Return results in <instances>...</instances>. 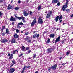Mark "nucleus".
Instances as JSON below:
<instances>
[{"label": "nucleus", "mask_w": 73, "mask_h": 73, "mask_svg": "<svg viewBox=\"0 0 73 73\" xmlns=\"http://www.w3.org/2000/svg\"><path fill=\"white\" fill-rule=\"evenodd\" d=\"M53 13V12H52V11H50V12L48 13L47 15L46 16V18L47 19H48L49 17H50L51 16H52V15Z\"/></svg>", "instance_id": "f257e3e1"}, {"label": "nucleus", "mask_w": 73, "mask_h": 73, "mask_svg": "<svg viewBox=\"0 0 73 73\" xmlns=\"http://www.w3.org/2000/svg\"><path fill=\"white\" fill-rule=\"evenodd\" d=\"M36 18H35L33 21V22L31 23V26L32 27H33L34 26V25L36 24Z\"/></svg>", "instance_id": "f03ea898"}, {"label": "nucleus", "mask_w": 73, "mask_h": 73, "mask_svg": "<svg viewBox=\"0 0 73 73\" xmlns=\"http://www.w3.org/2000/svg\"><path fill=\"white\" fill-rule=\"evenodd\" d=\"M1 41L2 43H5L8 42V39H7V38L3 39L1 40Z\"/></svg>", "instance_id": "7ed1b4c3"}, {"label": "nucleus", "mask_w": 73, "mask_h": 73, "mask_svg": "<svg viewBox=\"0 0 73 73\" xmlns=\"http://www.w3.org/2000/svg\"><path fill=\"white\" fill-rule=\"evenodd\" d=\"M38 23L39 24H42L43 23V21H42V20L41 19V17H39L38 19Z\"/></svg>", "instance_id": "20e7f679"}, {"label": "nucleus", "mask_w": 73, "mask_h": 73, "mask_svg": "<svg viewBox=\"0 0 73 73\" xmlns=\"http://www.w3.org/2000/svg\"><path fill=\"white\" fill-rule=\"evenodd\" d=\"M52 51H53V50L51 48H48V49L47 50V52L48 53H52Z\"/></svg>", "instance_id": "39448f33"}, {"label": "nucleus", "mask_w": 73, "mask_h": 73, "mask_svg": "<svg viewBox=\"0 0 73 73\" xmlns=\"http://www.w3.org/2000/svg\"><path fill=\"white\" fill-rule=\"evenodd\" d=\"M10 20L11 21H16V19H15V18H13V17L11 16V18L10 19Z\"/></svg>", "instance_id": "423d86ee"}, {"label": "nucleus", "mask_w": 73, "mask_h": 73, "mask_svg": "<svg viewBox=\"0 0 73 73\" xmlns=\"http://www.w3.org/2000/svg\"><path fill=\"white\" fill-rule=\"evenodd\" d=\"M60 36H59L58 38H57L56 40L55 41V44H56L57 42H58V41H60Z\"/></svg>", "instance_id": "0eeeda50"}, {"label": "nucleus", "mask_w": 73, "mask_h": 73, "mask_svg": "<svg viewBox=\"0 0 73 73\" xmlns=\"http://www.w3.org/2000/svg\"><path fill=\"white\" fill-rule=\"evenodd\" d=\"M51 68L53 70H55L57 68V64H56L54 66H52Z\"/></svg>", "instance_id": "6e6552de"}, {"label": "nucleus", "mask_w": 73, "mask_h": 73, "mask_svg": "<svg viewBox=\"0 0 73 73\" xmlns=\"http://www.w3.org/2000/svg\"><path fill=\"white\" fill-rule=\"evenodd\" d=\"M15 71V69L12 68H11L10 70V73H13L14 72V71Z\"/></svg>", "instance_id": "1a4fd4ad"}, {"label": "nucleus", "mask_w": 73, "mask_h": 73, "mask_svg": "<svg viewBox=\"0 0 73 73\" xmlns=\"http://www.w3.org/2000/svg\"><path fill=\"white\" fill-rule=\"evenodd\" d=\"M27 68V66H24V67L23 68V70L21 72V73H24V70H25V69Z\"/></svg>", "instance_id": "9d476101"}, {"label": "nucleus", "mask_w": 73, "mask_h": 73, "mask_svg": "<svg viewBox=\"0 0 73 73\" xmlns=\"http://www.w3.org/2000/svg\"><path fill=\"white\" fill-rule=\"evenodd\" d=\"M23 14L25 16H28V13H27L25 11H24Z\"/></svg>", "instance_id": "9b49d317"}, {"label": "nucleus", "mask_w": 73, "mask_h": 73, "mask_svg": "<svg viewBox=\"0 0 73 73\" xmlns=\"http://www.w3.org/2000/svg\"><path fill=\"white\" fill-rule=\"evenodd\" d=\"M19 37V35L17 34H15L14 36V37L15 38H17Z\"/></svg>", "instance_id": "f8f14e48"}, {"label": "nucleus", "mask_w": 73, "mask_h": 73, "mask_svg": "<svg viewBox=\"0 0 73 73\" xmlns=\"http://www.w3.org/2000/svg\"><path fill=\"white\" fill-rule=\"evenodd\" d=\"M54 34H51L50 35V37L54 38Z\"/></svg>", "instance_id": "ddd939ff"}, {"label": "nucleus", "mask_w": 73, "mask_h": 73, "mask_svg": "<svg viewBox=\"0 0 73 73\" xmlns=\"http://www.w3.org/2000/svg\"><path fill=\"white\" fill-rule=\"evenodd\" d=\"M50 42V39L49 38H48L47 39V41L46 42V44H49Z\"/></svg>", "instance_id": "4468645a"}, {"label": "nucleus", "mask_w": 73, "mask_h": 73, "mask_svg": "<svg viewBox=\"0 0 73 73\" xmlns=\"http://www.w3.org/2000/svg\"><path fill=\"white\" fill-rule=\"evenodd\" d=\"M11 42L13 44V43H15L16 42V40L14 38H13Z\"/></svg>", "instance_id": "2eb2a0df"}, {"label": "nucleus", "mask_w": 73, "mask_h": 73, "mask_svg": "<svg viewBox=\"0 0 73 73\" xmlns=\"http://www.w3.org/2000/svg\"><path fill=\"white\" fill-rule=\"evenodd\" d=\"M9 33V31H8V29H6V32L5 34H7V35H8Z\"/></svg>", "instance_id": "dca6fc26"}, {"label": "nucleus", "mask_w": 73, "mask_h": 73, "mask_svg": "<svg viewBox=\"0 0 73 73\" xmlns=\"http://www.w3.org/2000/svg\"><path fill=\"white\" fill-rule=\"evenodd\" d=\"M2 28L1 29V32H3V30L5 29V26H2Z\"/></svg>", "instance_id": "f3484780"}, {"label": "nucleus", "mask_w": 73, "mask_h": 73, "mask_svg": "<svg viewBox=\"0 0 73 73\" xmlns=\"http://www.w3.org/2000/svg\"><path fill=\"white\" fill-rule=\"evenodd\" d=\"M58 18H59V16H58L56 18H55V21L56 22L58 21Z\"/></svg>", "instance_id": "a211bd4d"}, {"label": "nucleus", "mask_w": 73, "mask_h": 73, "mask_svg": "<svg viewBox=\"0 0 73 73\" xmlns=\"http://www.w3.org/2000/svg\"><path fill=\"white\" fill-rule=\"evenodd\" d=\"M62 11H65V10H66V9L65 8V6H63L62 7Z\"/></svg>", "instance_id": "6ab92c4d"}, {"label": "nucleus", "mask_w": 73, "mask_h": 73, "mask_svg": "<svg viewBox=\"0 0 73 73\" xmlns=\"http://www.w3.org/2000/svg\"><path fill=\"white\" fill-rule=\"evenodd\" d=\"M11 8H12V6L11 5H8L7 9L9 10V9H11Z\"/></svg>", "instance_id": "aec40b11"}, {"label": "nucleus", "mask_w": 73, "mask_h": 73, "mask_svg": "<svg viewBox=\"0 0 73 73\" xmlns=\"http://www.w3.org/2000/svg\"><path fill=\"white\" fill-rule=\"evenodd\" d=\"M57 1H58V0H53L52 3H57Z\"/></svg>", "instance_id": "412c9836"}, {"label": "nucleus", "mask_w": 73, "mask_h": 73, "mask_svg": "<svg viewBox=\"0 0 73 73\" xmlns=\"http://www.w3.org/2000/svg\"><path fill=\"white\" fill-rule=\"evenodd\" d=\"M21 49L22 51H24L25 50V47L24 46H22L21 47Z\"/></svg>", "instance_id": "4be33fe9"}, {"label": "nucleus", "mask_w": 73, "mask_h": 73, "mask_svg": "<svg viewBox=\"0 0 73 73\" xmlns=\"http://www.w3.org/2000/svg\"><path fill=\"white\" fill-rule=\"evenodd\" d=\"M21 27V25H18L17 26V28H19V29H20V28Z\"/></svg>", "instance_id": "5701e85b"}, {"label": "nucleus", "mask_w": 73, "mask_h": 73, "mask_svg": "<svg viewBox=\"0 0 73 73\" xmlns=\"http://www.w3.org/2000/svg\"><path fill=\"white\" fill-rule=\"evenodd\" d=\"M70 51H68L66 52V55H67V56H68L69 54V53H70Z\"/></svg>", "instance_id": "b1692460"}, {"label": "nucleus", "mask_w": 73, "mask_h": 73, "mask_svg": "<svg viewBox=\"0 0 73 73\" xmlns=\"http://www.w3.org/2000/svg\"><path fill=\"white\" fill-rule=\"evenodd\" d=\"M22 20L23 22V23H25V21L24 20V17H22Z\"/></svg>", "instance_id": "393cba45"}, {"label": "nucleus", "mask_w": 73, "mask_h": 73, "mask_svg": "<svg viewBox=\"0 0 73 73\" xmlns=\"http://www.w3.org/2000/svg\"><path fill=\"white\" fill-rule=\"evenodd\" d=\"M37 33H36L35 34H34L33 35V38H35V37H36V35H37Z\"/></svg>", "instance_id": "a878e982"}, {"label": "nucleus", "mask_w": 73, "mask_h": 73, "mask_svg": "<svg viewBox=\"0 0 73 73\" xmlns=\"http://www.w3.org/2000/svg\"><path fill=\"white\" fill-rule=\"evenodd\" d=\"M30 52H31V50H29L26 53V54H29V53Z\"/></svg>", "instance_id": "bb28decb"}, {"label": "nucleus", "mask_w": 73, "mask_h": 73, "mask_svg": "<svg viewBox=\"0 0 73 73\" xmlns=\"http://www.w3.org/2000/svg\"><path fill=\"white\" fill-rule=\"evenodd\" d=\"M62 19V15L61 16L59 17L58 19L59 20H61V19Z\"/></svg>", "instance_id": "cd10ccee"}, {"label": "nucleus", "mask_w": 73, "mask_h": 73, "mask_svg": "<svg viewBox=\"0 0 73 73\" xmlns=\"http://www.w3.org/2000/svg\"><path fill=\"white\" fill-rule=\"evenodd\" d=\"M23 18L22 17H17V19H19V20H21Z\"/></svg>", "instance_id": "c85d7f7f"}, {"label": "nucleus", "mask_w": 73, "mask_h": 73, "mask_svg": "<svg viewBox=\"0 0 73 73\" xmlns=\"http://www.w3.org/2000/svg\"><path fill=\"white\" fill-rule=\"evenodd\" d=\"M3 13L0 11V17H2L3 16Z\"/></svg>", "instance_id": "c756f323"}, {"label": "nucleus", "mask_w": 73, "mask_h": 73, "mask_svg": "<svg viewBox=\"0 0 73 73\" xmlns=\"http://www.w3.org/2000/svg\"><path fill=\"white\" fill-rule=\"evenodd\" d=\"M13 54H11V56L9 58V59H12V58H13Z\"/></svg>", "instance_id": "7c9ffc66"}, {"label": "nucleus", "mask_w": 73, "mask_h": 73, "mask_svg": "<svg viewBox=\"0 0 73 73\" xmlns=\"http://www.w3.org/2000/svg\"><path fill=\"white\" fill-rule=\"evenodd\" d=\"M18 24L19 25H23V23L22 22H20L19 23H18Z\"/></svg>", "instance_id": "2f4dec72"}, {"label": "nucleus", "mask_w": 73, "mask_h": 73, "mask_svg": "<svg viewBox=\"0 0 73 73\" xmlns=\"http://www.w3.org/2000/svg\"><path fill=\"white\" fill-rule=\"evenodd\" d=\"M19 7H17L14 9L16 10V11H17V10L19 9Z\"/></svg>", "instance_id": "473e14b6"}, {"label": "nucleus", "mask_w": 73, "mask_h": 73, "mask_svg": "<svg viewBox=\"0 0 73 73\" xmlns=\"http://www.w3.org/2000/svg\"><path fill=\"white\" fill-rule=\"evenodd\" d=\"M51 69H52V67H49V69H48V71L49 72H50V70H51Z\"/></svg>", "instance_id": "72a5a7b5"}, {"label": "nucleus", "mask_w": 73, "mask_h": 73, "mask_svg": "<svg viewBox=\"0 0 73 73\" xmlns=\"http://www.w3.org/2000/svg\"><path fill=\"white\" fill-rule=\"evenodd\" d=\"M39 36L40 34H38L37 35L36 34V38H38V37H39Z\"/></svg>", "instance_id": "f704fd0d"}, {"label": "nucleus", "mask_w": 73, "mask_h": 73, "mask_svg": "<svg viewBox=\"0 0 73 73\" xmlns=\"http://www.w3.org/2000/svg\"><path fill=\"white\" fill-rule=\"evenodd\" d=\"M41 8V6H39L38 7V11H40V10Z\"/></svg>", "instance_id": "c9c22d12"}, {"label": "nucleus", "mask_w": 73, "mask_h": 73, "mask_svg": "<svg viewBox=\"0 0 73 73\" xmlns=\"http://www.w3.org/2000/svg\"><path fill=\"white\" fill-rule=\"evenodd\" d=\"M14 16H15V17H16V18H17V14H14Z\"/></svg>", "instance_id": "e433bc0d"}, {"label": "nucleus", "mask_w": 73, "mask_h": 73, "mask_svg": "<svg viewBox=\"0 0 73 73\" xmlns=\"http://www.w3.org/2000/svg\"><path fill=\"white\" fill-rule=\"evenodd\" d=\"M29 49V47H27L26 48V50H28Z\"/></svg>", "instance_id": "4c0bfd02"}, {"label": "nucleus", "mask_w": 73, "mask_h": 73, "mask_svg": "<svg viewBox=\"0 0 73 73\" xmlns=\"http://www.w3.org/2000/svg\"><path fill=\"white\" fill-rule=\"evenodd\" d=\"M67 5H68V3H67V4H66L65 5H64V7L65 8H67L68 7V6Z\"/></svg>", "instance_id": "58836bf2"}, {"label": "nucleus", "mask_w": 73, "mask_h": 73, "mask_svg": "<svg viewBox=\"0 0 73 73\" xmlns=\"http://www.w3.org/2000/svg\"><path fill=\"white\" fill-rule=\"evenodd\" d=\"M15 52L16 53H18V52H19V50H15Z\"/></svg>", "instance_id": "ea45409f"}, {"label": "nucleus", "mask_w": 73, "mask_h": 73, "mask_svg": "<svg viewBox=\"0 0 73 73\" xmlns=\"http://www.w3.org/2000/svg\"><path fill=\"white\" fill-rule=\"evenodd\" d=\"M16 31L17 33H19V30H18V29H17L16 30Z\"/></svg>", "instance_id": "a19ab883"}, {"label": "nucleus", "mask_w": 73, "mask_h": 73, "mask_svg": "<svg viewBox=\"0 0 73 73\" xmlns=\"http://www.w3.org/2000/svg\"><path fill=\"white\" fill-rule=\"evenodd\" d=\"M12 62L13 64H15V61L14 60H12Z\"/></svg>", "instance_id": "79ce46f5"}, {"label": "nucleus", "mask_w": 73, "mask_h": 73, "mask_svg": "<svg viewBox=\"0 0 73 73\" xmlns=\"http://www.w3.org/2000/svg\"><path fill=\"white\" fill-rule=\"evenodd\" d=\"M57 5L58 6H60V2H59L58 3H57Z\"/></svg>", "instance_id": "37998d69"}, {"label": "nucleus", "mask_w": 73, "mask_h": 73, "mask_svg": "<svg viewBox=\"0 0 73 73\" xmlns=\"http://www.w3.org/2000/svg\"><path fill=\"white\" fill-rule=\"evenodd\" d=\"M23 54H21L19 56V57H21V56H23Z\"/></svg>", "instance_id": "c03bdc74"}, {"label": "nucleus", "mask_w": 73, "mask_h": 73, "mask_svg": "<svg viewBox=\"0 0 73 73\" xmlns=\"http://www.w3.org/2000/svg\"><path fill=\"white\" fill-rule=\"evenodd\" d=\"M29 40V38L28 37H27L26 38H25L26 41H27V40Z\"/></svg>", "instance_id": "a18cd8bd"}, {"label": "nucleus", "mask_w": 73, "mask_h": 73, "mask_svg": "<svg viewBox=\"0 0 73 73\" xmlns=\"http://www.w3.org/2000/svg\"><path fill=\"white\" fill-rule=\"evenodd\" d=\"M34 56L33 57V58H35L36 56V54H34Z\"/></svg>", "instance_id": "49530a36"}, {"label": "nucleus", "mask_w": 73, "mask_h": 73, "mask_svg": "<svg viewBox=\"0 0 73 73\" xmlns=\"http://www.w3.org/2000/svg\"><path fill=\"white\" fill-rule=\"evenodd\" d=\"M2 35L3 36H4V35H5V33H3L2 34Z\"/></svg>", "instance_id": "de8ad7c7"}, {"label": "nucleus", "mask_w": 73, "mask_h": 73, "mask_svg": "<svg viewBox=\"0 0 73 73\" xmlns=\"http://www.w3.org/2000/svg\"><path fill=\"white\" fill-rule=\"evenodd\" d=\"M69 0H66V4H68V3L69 2Z\"/></svg>", "instance_id": "09e8293b"}, {"label": "nucleus", "mask_w": 73, "mask_h": 73, "mask_svg": "<svg viewBox=\"0 0 73 73\" xmlns=\"http://www.w3.org/2000/svg\"><path fill=\"white\" fill-rule=\"evenodd\" d=\"M5 0H0V1L1 3V2H3V1H5Z\"/></svg>", "instance_id": "8fccbe9b"}, {"label": "nucleus", "mask_w": 73, "mask_h": 73, "mask_svg": "<svg viewBox=\"0 0 73 73\" xmlns=\"http://www.w3.org/2000/svg\"><path fill=\"white\" fill-rule=\"evenodd\" d=\"M73 13L71 15V19H72V18H73Z\"/></svg>", "instance_id": "3c124183"}, {"label": "nucleus", "mask_w": 73, "mask_h": 73, "mask_svg": "<svg viewBox=\"0 0 73 73\" xmlns=\"http://www.w3.org/2000/svg\"><path fill=\"white\" fill-rule=\"evenodd\" d=\"M69 11V9H67L66 10V12H68V11Z\"/></svg>", "instance_id": "603ef678"}, {"label": "nucleus", "mask_w": 73, "mask_h": 73, "mask_svg": "<svg viewBox=\"0 0 73 73\" xmlns=\"http://www.w3.org/2000/svg\"><path fill=\"white\" fill-rule=\"evenodd\" d=\"M15 53H16V52H15V50L13 51V54H15Z\"/></svg>", "instance_id": "864d4df0"}, {"label": "nucleus", "mask_w": 73, "mask_h": 73, "mask_svg": "<svg viewBox=\"0 0 73 73\" xmlns=\"http://www.w3.org/2000/svg\"><path fill=\"white\" fill-rule=\"evenodd\" d=\"M60 20L59 23H61V22H62V20Z\"/></svg>", "instance_id": "5fc2aeb1"}, {"label": "nucleus", "mask_w": 73, "mask_h": 73, "mask_svg": "<svg viewBox=\"0 0 73 73\" xmlns=\"http://www.w3.org/2000/svg\"><path fill=\"white\" fill-rule=\"evenodd\" d=\"M25 34L26 35L28 34V32H26L25 33Z\"/></svg>", "instance_id": "6e6d98bb"}, {"label": "nucleus", "mask_w": 73, "mask_h": 73, "mask_svg": "<svg viewBox=\"0 0 73 73\" xmlns=\"http://www.w3.org/2000/svg\"><path fill=\"white\" fill-rule=\"evenodd\" d=\"M11 56V54H9H9H8V56L9 57V56Z\"/></svg>", "instance_id": "4d7b16f0"}, {"label": "nucleus", "mask_w": 73, "mask_h": 73, "mask_svg": "<svg viewBox=\"0 0 73 73\" xmlns=\"http://www.w3.org/2000/svg\"><path fill=\"white\" fill-rule=\"evenodd\" d=\"M21 1L20 0L18 1V3H19V4H20V3H21Z\"/></svg>", "instance_id": "13d9d810"}, {"label": "nucleus", "mask_w": 73, "mask_h": 73, "mask_svg": "<svg viewBox=\"0 0 73 73\" xmlns=\"http://www.w3.org/2000/svg\"><path fill=\"white\" fill-rule=\"evenodd\" d=\"M30 14L31 15H32V12H31V11H30Z\"/></svg>", "instance_id": "bf43d9fd"}, {"label": "nucleus", "mask_w": 73, "mask_h": 73, "mask_svg": "<svg viewBox=\"0 0 73 73\" xmlns=\"http://www.w3.org/2000/svg\"><path fill=\"white\" fill-rule=\"evenodd\" d=\"M61 44H64V41H62L61 42Z\"/></svg>", "instance_id": "052dcab7"}, {"label": "nucleus", "mask_w": 73, "mask_h": 73, "mask_svg": "<svg viewBox=\"0 0 73 73\" xmlns=\"http://www.w3.org/2000/svg\"><path fill=\"white\" fill-rule=\"evenodd\" d=\"M57 30H60V29L58 28H57Z\"/></svg>", "instance_id": "680f3d73"}, {"label": "nucleus", "mask_w": 73, "mask_h": 73, "mask_svg": "<svg viewBox=\"0 0 73 73\" xmlns=\"http://www.w3.org/2000/svg\"><path fill=\"white\" fill-rule=\"evenodd\" d=\"M27 41L29 42H31V40H28Z\"/></svg>", "instance_id": "e2e57ef3"}, {"label": "nucleus", "mask_w": 73, "mask_h": 73, "mask_svg": "<svg viewBox=\"0 0 73 73\" xmlns=\"http://www.w3.org/2000/svg\"><path fill=\"white\" fill-rule=\"evenodd\" d=\"M38 73V71H37L35 72V73Z\"/></svg>", "instance_id": "0e129e2a"}, {"label": "nucleus", "mask_w": 73, "mask_h": 73, "mask_svg": "<svg viewBox=\"0 0 73 73\" xmlns=\"http://www.w3.org/2000/svg\"><path fill=\"white\" fill-rule=\"evenodd\" d=\"M30 68V66H28L27 67V68Z\"/></svg>", "instance_id": "69168bd1"}, {"label": "nucleus", "mask_w": 73, "mask_h": 73, "mask_svg": "<svg viewBox=\"0 0 73 73\" xmlns=\"http://www.w3.org/2000/svg\"><path fill=\"white\" fill-rule=\"evenodd\" d=\"M15 24V22H13L12 23V25H14V24Z\"/></svg>", "instance_id": "338daca9"}, {"label": "nucleus", "mask_w": 73, "mask_h": 73, "mask_svg": "<svg viewBox=\"0 0 73 73\" xmlns=\"http://www.w3.org/2000/svg\"><path fill=\"white\" fill-rule=\"evenodd\" d=\"M65 64H66V63H65H65H63V64H62V65H65Z\"/></svg>", "instance_id": "774afa93"}]
</instances>
